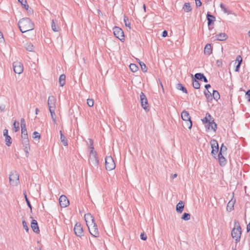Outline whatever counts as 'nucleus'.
<instances>
[{
  "label": "nucleus",
  "instance_id": "obj_44",
  "mask_svg": "<svg viewBox=\"0 0 250 250\" xmlns=\"http://www.w3.org/2000/svg\"><path fill=\"white\" fill-rule=\"evenodd\" d=\"M87 104L90 107H92L94 105V101L92 99H88L87 100Z\"/></svg>",
  "mask_w": 250,
  "mask_h": 250
},
{
  "label": "nucleus",
  "instance_id": "obj_43",
  "mask_svg": "<svg viewBox=\"0 0 250 250\" xmlns=\"http://www.w3.org/2000/svg\"><path fill=\"white\" fill-rule=\"evenodd\" d=\"M33 138L34 139H38L39 140L41 138V135L39 132L34 131L33 134Z\"/></svg>",
  "mask_w": 250,
  "mask_h": 250
},
{
  "label": "nucleus",
  "instance_id": "obj_42",
  "mask_svg": "<svg viewBox=\"0 0 250 250\" xmlns=\"http://www.w3.org/2000/svg\"><path fill=\"white\" fill-rule=\"evenodd\" d=\"M128 18L126 17H124V21L125 24V25L127 27H129V28H131L130 27V23L128 21Z\"/></svg>",
  "mask_w": 250,
  "mask_h": 250
},
{
  "label": "nucleus",
  "instance_id": "obj_39",
  "mask_svg": "<svg viewBox=\"0 0 250 250\" xmlns=\"http://www.w3.org/2000/svg\"><path fill=\"white\" fill-rule=\"evenodd\" d=\"M14 130L15 132H17L20 129L19 123L18 121H15L13 124Z\"/></svg>",
  "mask_w": 250,
  "mask_h": 250
},
{
  "label": "nucleus",
  "instance_id": "obj_4",
  "mask_svg": "<svg viewBox=\"0 0 250 250\" xmlns=\"http://www.w3.org/2000/svg\"><path fill=\"white\" fill-rule=\"evenodd\" d=\"M105 168L107 170H112L115 168V163L110 156H106L105 158Z\"/></svg>",
  "mask_w": 250,
  "mask_h": 250
},
{
  "label": "nucleus",
  "instance_id": "obj_62",
  "mask_svg": "<svg viewBox=\"0 0 250 250\" xmlns=\"http://www.w3.org/2000/svg\"><path fill=\"white\" fill-rule=\"evenodd\" d=\"M177 174H174L173 175H172V177L173 179L176 178L177 177Z\"/></svg>",
  "mask_w": 250,
  "mask_h": 250
},
{
  "label": "nucleus",
  "instance_id": "obj_48",
  "mask_svg": "<svg viewBox=\"0 0 250 250\" xmlns=\"http://www.w3.org/2000/svg\"><path fill=\"white\" fill-rule=\"evenodd\" d=\"M21 128L26 127L25 120L23 118L21 119Z\"/></svg>",
  "mask_w": 250,
  "mask_h": 250
},
{
  "label": "nucleus",
  "instance_id": "obj_6",
  "mask_svg": "<svg viewBox=\"0 0 250 250\" xmlns=\"http://www.w3.org/2000/svg\"><path fill=\"white\" fill-rule=\"evenodd\" d=\"M113 30L114 36L121 42H124L125 39L124 33L123 30L119 27L115 26L113 28Z\"/></svg>",
  "mask_w": 250,
  "mask_h": 250
},
{
  "label": "nucleus",
  "instance_id": "obj_41",
  "mask_svg": "<svg viewBox=\"0 0 250 250\" xmlns=\"http://www.w3.org/2000/svg\"><path fill=\"white\" fill-rule=\"evenodd\" d=\"M190 215L189 213H184L182 218L184 220L188 221L190 219Z\"/></svg>",
  "mask_w": 250,
  "mask_h": 250
},
{
  "label": "nucleus",
  "instance_id": "obj_31",
  "mask_svg": "<svg viewBox=\"0 0 250 250\" xmlns=\"http://www.w3.org/2000/svg\"><path fill=\"white\" fill-rule=\"evenodd\" d=\"M88 141H89V142L90 145V146H89V149L90 150L89 154H92V153H97L94 150V146H93V142L92 140L91 139H88Z\"/></svg>",
  "mask_w": 250,
  "mask_h": 250
},
{
  "label": "nucleus",
  "instance_id": "obj_36",
  "mask_svg": "<svg viewBox=\"0 0 250 250\" xmlns=\"http://www.w3.org/2000/svg\"><path fill=\"white\" fill-rule=\"evenodd\" d=\"M177 88L179 90L182 91L184 93H187V90L186 88L184 87L183 85L181 83L177 84Z\"/></svg>",
  "mask_w": 250,
  "mask_h": 250
},
{
  "label": "nucleus",
  "instance_id": "obj_5",
  "mask_svg": "<svg viewBox=\"0 0 250 250\" xmlns=\"http://www.w3.org/2000/svg\"><path fill=\"white\" fill-rule=\"evenodd\" d=\"M181 118L186 122L187 127L189 129H191L192 122L188 112L186 110L183 111L181 113Z\"/></svg>",
  "mask_w": 250,
  "mask_h": 250
},
{
  "label": "nucleus",
  "instance_id": "obj_49",
  "mask_svg": "<svg viewBox=\"0 0 250 250\" xmlns=\"http://www.w3.org/2000/svg\"><path fill=\"white\" fill-rule=\"evenodd\" d=\"M23 194H24V197H25V200H26V202H27V204H28V206H29L30 208H31V206L30 203V202H29V200H28V198H27V195H26V192H25V191H24V192Z\"/></svg>",
  "mask_w": 250,
  "mask_h": 250
},
{
  "label": "nucleus",
  "instance_id": "obj_11",
  "mask_svg": "<svg viewBox=\"0 0 250 250\" xmlns=\"http://www.w3.org/2000/svg\"><path fill=\"white\" fill-rule=\"evenodd\" d=\"M140 96L141 106L145 110H146L148 108L147 99L143 92H141L140 93Z\"/></svg>",
  "mask_w": 250,
  "mask_h": 250
},
{
  "label": "nucleus",
  "instance_id": "obj_10",
  "mask_svg": "<svg viewBox=\"0 0 250 250\" xmlns=\"http://www.w3.org/2000/svg\"><path fill=\"white\" fill-rule=\"evenodd\" d=\"M88 229L90 233L94 237H98L99 236V232L98 231L97 225L96 223L93 225L88 227Z\"/></svg>",
  "mask_w": 250,
  "mask_h": 250
},
{
  "label": "nucleus",
  "instance_id": "obj_57",
  "mask_svg": "<svg viewBox=\"0 0 250 250\" xmlns=\"http://www.w3.org/2000/svg\"><path fill=\"white\" fill-rule=\"evenodd\" d=\"M3 39V35L2 32L0 31V41H2Z\"/></svg>",
  "mask_w": 250,
  "mask_h": 250
},
{
  "label": "nucleus",
  "instance_id": "obj_12",
  "mask_svg": "<svg viewBox=\"0 0 250 250\" xmlns=\"http://www.w3.org/2000/svg\"><path fill=\"white\" fill-rule=\"evenodd\" d=\"M84 220L87 227L96 223L94 217L89 213H86L84 215Z\"/></svg>",
  "mask_w": 250,
  "mask_h": 250
},
{
  "label": "nucleus",
  "instance_id": "obj_2",
  "mask_svg": "<svg viewBox=\"0 0 250 250\" xmlns=\"http://www.w3.org/2000/svg\"><path fill=\"white\" fill-rule=\"evenodd\" d=\"M241 233V228L239 222L237 220H234V227L231 231V236L236 243L240 241Z\"/></svg>",
  "mask_w": 250,
  "mask_h": 250
},
{
  "label": "nucleus",
  "instance_id": "obj_64",
  "mask_svg": "<svg viewBox=\"0 0 250 250\" xmlns=\"http://www.w3.org/2000/svg\"><path fill=\"white\" fill-rule=\"evenodd\" d=\"M143 7H144L145 11H146V5L145 4H144Z\"/></svg>",
  "mask_w": 250,
  "mask_h": 250
},
{
  "label": "nucleus",
  "instance_id": "obj_18",
  "mask_svg": "<svg viewBox=\"0 0 250 250\" xmlns=\"http://www.w3.org/2000/svg\"><path fill=\"white\" fill-rule=\"evenodd\" d=\"M31 227L34 232L38 233L40 232L38 224L36 220H32L31 223Z\"/></svg>",
  "mask_w": 250,
  "mask_h": 250
},
{
  "label": "nucleus",
  "instance_id": "obj_20",
  "mask_svg": "<svg viewBox=\"0 0 250 250\" xmlns=\"http://www.w3.org/2000/svg\"><path fill=\"white\" fill-rule=\"evenodd\" d=\"M204 54L209 56L212 53V48L210 44H207L204 48Z\"/></svg>",
  "mask_w": 250,
  "mask_h": 250
},
{
  "label": "nucleus",
  "instance_id": "obj_59",
  "mask_svg": "<svg viewBox=\"0 0 250 250\" xmlns=\"http://www.w3.org/2000/svg\"><path fill=\"white\" fill-rule=\"evenodd\" d=\"M202 79L203 80L204 82H205V83L208 82V80H207V78L204 76H203V78H202Z\"/></svg>",
  "mask_w": 250,
  "mask_h": 250
},
{
  "label": "nucleus",
  "instance_id": "obj_14",
  "mask_svg": "<svg viewBox=\"0 0 250 250\" xmlns=\"http://www.w3.org/2000/svg\"><path fill=\"white\" fill-rule=\"evenodd\" d=\"M47 104L49 110L56 109V99L55 97L50 96L48 97Z\"/></svg>",
  "mask_w": 250,
  "mask_h": 250
},
{
  "label": "nucleus",
  "instance_id": "obj_50",
  "mask_svg": "<svg viewBox=\"0 0 250 250\" xmlns=\"http://www.w3.org/2000/svg\"><path fill=\"white\" fill-rule=\"evenodd\" d=\"M140 237L143 240H146L147 239V236L144 233H142L140 235Z\"/></svg>",
  "mask_w": 250,
  "mask_h": 250
},
{
  "label": "nucleus",
  "instance_id": "obj_19",
  "mask_svg": "<svg viewBox=\"0 0 250 250\" xmlns=\"http://www.w3.org/2000/svg\"><path fill=\"white\" fill-rule=\"evenodd\" d=\"M235 203V199L232 198L228 203L227 206V210L228 211H232L234 208V205Z\"/></svg>",
  "mask_w": 250,
  "mask_h": 250
},
{
  "label": "nucleus",
  "instance_id": "obj_56",
  "mask_svg": "<svg viewBox=\"0 0 250 250\" xmlns=\"http://www.w3.org/2000/svg\"><path fill=\"white\" fill-rule=\"evenodd\" d=\"M247 230L248 232H249L250 230V222L247 225Z\"/></svg>",
  "mask_w": 250,
  "mask_h": 250
},
{
  "label": "nucleus",
  "instance_id": "obj_45",
  "mask_svg": "<svg viewBox=\"0 0 250 250\" xmlns=\"http://www.w3.org/2000/svg\"><path fill=\"white\" fill-rule=\"evenodd\" d=\"M220 6L221 9L224 12V13L227 14L229 13V12L228 10V9L226 8L225 6L223 3H221Z\"/></svg>",
  "mask_w": 250,
  "mask_h": 250
},
{
  "label": "nucleus",
  "instance_id": "obj_33",
  "mask_svg": "<svg viewBox=\"0 0 250 250\" xmlns=\"http://www.w3.org/2000/svg\"><path fill=\"white\" fill-rule=\"evenodd\" d=\"M25 48L28 51H33L34 49V46L31 43H27L25 45Z\"/></svg>",
  "mask_w": 250,
  "mask_h": 250
},
{
  "label": "nucleus",
  "instance_id": "obj_23",
  "mask_svg": "<svg viewBox=\"0 0 250 250\" xmlns=\"http://www.w3.org/2000/svg\"><path fill=\"white\" fill-rule=\"evenodd\" d=\"M18 1L21 4L22 7L25 9L28 12H30L29 6L26 0H18Z\"/></svg>",
  "mask_w": 250,
  "mask_h": 250
},
{
  "label": "nucleus",
  "instance_id": "obj_1",
  "mask_svg": "<svg viewBox=\"0 0 250 250\" xmlns=\"http://www.w3.org/2000/svg\"><path fill=\"white\" fill-rule=\"evenodd\" d=\"M19 26L21 32L24 33L34 29V24L29 18H23L19 22Z\"/></svg>",
  "mask_w": 250,
  "mask_h": 250
},
{
  "label": "nucleus",
  "instance_id": "obj_21",
  "mask_svg": "<svg viewBox=\"0 0 250 250\" xmlns=\"http://www.w3.org/2000/svg\"><path fill=\"white\" fill-rule=\"evenodd\" d=\"M228 35L225 33H221L216 35V39L218 41H225L228 39Z\"/></svg>",
  "mask_w": 250,
  "mask_h": 250
},
{
  "label": "nucleus",
  "instance_id": "obj_16",
  "mask_svg": "<svg viewBox=\"0 0 250 250\" xmlns=\"http://www.w3.org/2000/svg\"><path fill=\"white\" fill-rule=\"evenodd\" d=\"M211 146L212 148L211 154L213 155H215L218 151V144L215 140H212L210 141Z\"/></svg>",
  "mask_w": 250,
  "mask_h": 250
},
{
  "label": "nucleus",
  "instance_id": "obj_25",
  "mask_svg": "<svg viewBox=\"0 0 250 250\" xmlns=\"http://www.w3.org/2000/svg\"><path fill=\"white\" fill-rule=\"evenodd\" d=\"M242 58L241 56H237L236 60H235V63H237V64L236 66L235 71H238L240 66L242 63Z\"/></svg>",
  "mask_w": 250,
  "mask_h": 250
},
{
  "label": "nucleus",
  "instance_id": "obj_30",
  "mask_svg": "<svg viewBox=\"0 0 250 250\" xmlns=\"http://www.w3.org/2000/svg\"><path fill=\"white\" fill-rule=\"evenodd\" d=\"M61 140L64 146L68 145L67 140L66 137L62 134V131H60Z\"/></svg>",
  "mask_w": 250,
  "mask_h": 250
},
{
  "label": "nucleus",
  "instance_id": "obj_9",
  "mask_svg": "<svg viewBox=\"0 0 250 250\" xmlns=\"http://www.w3.org/2000/svg\"><path fill=\"white\" fill-rule=\"evenodd\" d=\"M13 69L15 73L21 74L23 71V66L21 62L16 61L13 63Z\"/></svg>",
  "mask_w": 250,
  "mask_h": 250
},
{
  "label": "nucleus",
  "instance_id": "obj_27",
  "mask_svg": "<svg viewBox=\"0 0 250 250\" xmlns=\"http://www.w3.org/2000/svg\"><path fill=\"white\" fill-rule=\"evenodd\" d=\"M51 28L54 32H58L60 30L59 25L55 23L54 20L51 21Z\"/></svg>",
  "mask_w": 250,
  "mask_h": 250
},
{
  "label": "nucleus",
  "instance_id": "obj_38",
  "mask_svg": "<svg viewBox=\"0 0 250 250\" xmlns=\"http://www.w3.org/2000/svg\"><path fill=\"white\" fill-rule=\"evenodd\" d=\"M212 96L216 101L220 99V94L219 92L216 90L213 91Z\"/></svg>",
  "mask_w": 250,
  "mask_h": 250
},
{
  "label": "nucleus",
  "instance_id": "obj_15",
  "mask_svg": "<svg viewBox=\"0 0 250 250\" xmlns=\"http://www.w3.org/2000/svg\"><path fill=\"white\" fill-rule=\"evenodd\" d=\"M59 203L61 207L65 208L69 205V201L65 195H62L59 198Z\"/></svg>",
  "mask_w": 250,
  "mask_h": 250
},
{
  "label": "nucleus",
  "instance_id": "obj_51",
  "mask_svg": "<svg viewBox=\"0 0 250 250\" xmlns=\"http://www.w3.org/2000/svg\"><path fill=\"white\" fill-rule=\"evenodd\" d=\"M196 5L197 6H201L202 5V2H201L200 0H195Z\"/></svg>",
  "mask_w": 250,
  "mask_h": 250
},
{
  "label": "nucleus",
  "instance_id": "obj_63",
  "mask_svg": "<svg viewBox=\"0 0 250 250\" xmlns=\"http://www.w3.org/2000/svg\"><path fill=\"white\" fill-rule=\"evenodd\" d=\"M39 111V110L38 109V108H37L36 109V114H38Z\"/></svg>",
  "mask_w": 250,
  "mask_h": 250
},
{
  "label": "nucleus",
  "instance_id": "obj_53",
  "mask_svg": "<svg viewBox=\"0 0 250 250\" xmlns=\"http://www.w3.org/2000/svg\"><path fill=\"white\" fill-rule=\"evenodd\" d=\"M207 17H208V24H210L211 21L209 18V17H213L209 14H208Z\"/></svg>",
  "mask_w": 250,
  "mask_h": 250
},
{
  "label": "nucleus",
  "instance_id": "obj_37",
  "mask_svg": "<svg viewBox=\"0 0 250 250\" xmlns=\"http://www.w3.org/2000/svg\"><path fill=\"white\" fill-rule=\"evenodd\" d=\"M192 85L196 89L199 88L200 86V84L199 83V82L196 79H194L193 80Z\"/></svg>",
  "mask_w": 250,
  "mask_h": 250
},
{
  "label": "nucleus",
  "instance_id": "obj_47",
  "mask_svg": "<svg viewBox=\"0 0 250 250\" xmlns=\"http://www.w3.org/2000/svg\"><path fill=\"white\" fill-rule=\"evenodd\" d=\"M22 223L23 228L26 230V231H28L29 230V229H28L27 223L25 222V220H23Z\"/></svg>",
  "mask_w": 250,
  "mask_h": 250
},
{
  "label": "nucleus",
  "instance_id": "obj_28",
  "mask_svg": "<svg viewBox=\"0 0 250 250\" xmlns=\"http://www.w3.org/2000/svg\"><path fill=\"white\" fill-rule=\"evenodd\" d=\"M59 83L61 86H63L65 83V76L62 74L59 77Z\"/></svg>",
  "mask_w": 250,
  "mask_h": 250
},
{
  "label": "nucleus",
  "instance_id": "obj_32",
  "mask_svg": "<svg viewBox=\"0 0 250 250\" xmlns=\"http://www.w3.org/2000/svg\"><path fill=\"white\" fill-rule=\"evenodd\" d=\"M129 68L133 72H136L138 70V67L134 63H131L129 65Z\"/></svg>",
  "mask_w": 250,
  "mask_h": 250
},
{
  "label": "nucleus",
  "instance_id": "obj_24",
  "mask_svg": "<svg viewBox=\"0 0 250 250\" xmlns=\"http://www.w3.org/2000/svg\"><path fill=\"white\" fill-rule=\"evenodd\" d=\"M225 154L219 153L218 160L221 166H224L226 164V159L224 157Z\"/></svg>",
  "mask_w": 250,
  "mask_h": 250
},
{
  "label": "nucleus",
  "instance_id": "obj_54",
  "mask_svg": "<svg viewBox=\"0 0 250 250\" xmlns=\"http://www.w3.org/2000/svg\"><path fill=\"white\" fill-rule=\"evenodd\" d=\"M246 95L248 96V98H249V101L250 102V90H249L247 92Z\"/></svg>",
  "mask_w": 250,
  "mask_h": 250
},
{
  "label": "nucleus",
  "instance_id": "obj_17",
  "mask_svg": "<svg viewBox=\"0 0 250 250\" xmlns=\"http://www.w3.org/2000/svg\"><path fill=\"white\" fill-rule=\"evenodd\" d=\"M21 138L22 143L29 145V139L27 136V131L26 127L21 128Z\"/></svg>",
  "mask_w": 250,
  "mask_h": 250
},
{
  "label": "nucleus",
  "instance_id": "obj_13",
  "mask_svg": "<svg viewBox=\"0 0 250 250\" xmlns=\"http://www.w3.org/2000/svg\"><path fill=\"white\" fill-rule=\"evenodd\" d=\"M74 230L75 234L79 237L83 235V231L81 224L80 223H77L74 227Z\"/></svg>",
  "mask_w": 250,
  "mask_h": 250
},
{
  "label": "nucleus",
  "instance_id": "obj_58",
  "mask_svg": "<svg viewBox=\"0 0 250 250\" xmlns=\"http://www.w3.org/2000/svg\"><path fill=\"white\" fill-rule=\"evenodd\" d=\"M205 87L206 89H208V88L210 87V85L209 84H208L205 85Z\"/></svg>",
  "mask_w": 250,
  "mask_h": 250
},
{
  "label": "nucleus",
  "instance_id": "obj_8",
  "mask_svg": "<svg viewBox=\"0 0 250 250\" xmlns=\"http://www.w3.org/2000/svg\"><path fill=\"white\" fill-rule=\"evenodd\" d=\"M88 162L92 167H97L99 164L97 153L89 154Z\"/></svg>",
  "mask_w": 250,
  "mask_h": 250
},
{
  "label": "nucleus",
  "instance_id": "obj_52",
  "mask_svg": "<svg viewBox=\"0 0 250 250\" xmlns=\"http://www.w3.org/2000/svg\"><path fill=\"white\" fill-rule=\"evenodd\" d=\"M167 36V32L166 30H165L162 33V36L163 37H166Z\"/></svg>",
  "mask_w": 250,
  "mask_h": 250
},
{
  "label": "nucleus",
  "instance_id": "obj_34",
  "mask_svg": "<svg viewBox=\"0 0 250 250\" xmlns=\"http://www.w3.org/2000/svg\"><path fill=\"white\" fill-rule=\"evenodd\" d=\"M4 137H5V142H6V145L8 146H9L11 145V144H12L11 138L9 135L5 136Z\"/></svg>",
  "mask_w": 250,
  "mask_h": 250
},
{
  "label": "nucleus",
  "instance_id": "obj_29",
  "mask_svg": "<svg viewBox=\"0 0 250 250\" xmlns=\"http://www.w3.org/2000/svg\"><path fill=\"white\" fill-rule=\"evenodd\" d=\"M137 61L139 63V64L140 65V67H141V70L144 72H147V68L146 66V64L143 62L140 61L138 59H137Z\"/></svg>",
  "mask_w": 250,
  "mask_h": 250
},
{
  "label": "nucleus",
  "instance_id": "obj_26",
  "mask_svg": "<svg viewBox=\"0 0 250 250\" xmlns=\"http://www.w3.org/2000/svg\"><path fill=\"white\" fill-rule=\"evenodd\" d=\"M183 9L185 12H189L191 11L192 8L188 2L185 3L183 7Z\"/></svg>",
  "mask_w": 250,
  "mask_h": 250
},
{
  "label": "nucleus",
  "instance_id": "obj_55",
  "mask_svg": "<svg viewBox=\"0 0 250 250\" xmlns=\"http://www.w3.org/2000/svg\"><path fill=\"white\" fill-rule=\"evenodd\" d=\"M8 131L7 129H5L3 131V135L4 136H8Z\"/></svg>",
  "mask_w": 250,
  "mask_h": 250
},
{
  "label": "nucleus",
  "instance_id": "obj_7",
  "mask_svg": "<svg viewBox=\"0 0 250 250\" xmlns=\"http://www.w3.org/2000/svg\"><path fill=\"white\" fill-rule=\"evenodd\" d=\"M9 182L10 185L13 186L18 185L19 183V175L18 173L16 172H12L9 175Z\"/></svg>",
  "mask_w": 250,
  "mask_h": 250
},
{
  "label": "nucleus",
  "instance_id": "obj_3",
  "mask_svg": "<svg viewBox=\"0 0 250 250\" xmlns=\"http://www.w3.org/2000/svg\"><path fill=\"white\" fill-rule=\"evenodd\" d=\"M211 117L209 114H206V117L202 120L204 124H208L207 127L208 130H213V131H215L217 125L213 121L211 120Z\"/></svg>",
  "mask_w": 250,
  "mask_h": 250
},
{
  "label": "nucleus",
  "instance_id": "obj_40",
  "mask_svg": "<svg viewBox=\"0 0 250 250\" xmlns=\"http://www.w3.org/2000/svg\"><path fill=\"white\" fill-rule=\"evenodd\" d=\"M227 148L226 146H224L223 144L222 145L219 153L225 154L227 152Z\"/></svg>",
  "mask_w": 250,
  "mask_h": 250
},
{
  "label": "nucleus",
  "instance_id": "obj_35",
  "mask_svg": "<svg viewBox=\"0 0 250 250\" xmlns=\"http://www.w3.org/2000/svg\"><path fill=\"white\" fill-rule=\"evenodd\" d=\"M55 110V109H53L51 110H49V111L50 112L51 116L52 119L54 123L56 124V118Z\"/></svg>",
  "mask_w": 250,
  "mask_h": 250
},
{
  "label": "nucleus",
  "instance_id": "obj_22",
  "mask_svg": "<svg viewBox=\"0 0 250 250\" xmlns=\"http://www.w3.org/2000/svg\"><path fill=\"white\" fill-rule=\"evenodd\" d=\"M184 208V204L183 202L180 201L176 205V211L179 213H182L183 211Z\"/></svg>",
  "mask_w": 250,
  "mask_h": 250
},
{
  "label": "nucleus",
  "instance_id": "obj_61",
  "mask_svg": "<svg viewBox=\"0 0 250 250\" xmlns=\"http://www.w3.org/2000/svg\"><path fill=\"white\" fill-rule=\"evenodd\" d=\"M208 93H205V95L206 96H207L208 95H211V93L209 92V91H208Z\"/></svg>",
  "mask_w": 250,
  "mask_h": 250
},
{
  "label": "nucleus",
  "instance_id": "obj_46",
  "mask_svg": "<svg viewBox=\"0 0 250 250\" xmlns=\"http://www.w3.org/2000/svg\"><path fill=\"white\" fill-rule=\"evenodd\" d=\"M204 75L201 73H196L195 75V77L196 79L198 80H202V78H203Z\"/></svg>",
  "mask_w": 250,
  "mask_h": 250
},
{
  "label": "nucleus",
  "instance_id": "obj_60",
  "mask_svg": "<svg viewBox=\"0 0 250 250\" xmlns=\"http://www.w3.org/2000/svg\"><path fill=\"white\" fill-rule=\"evenodd\" d=\"M160 84H161V89H162V90H163V92L164 93V88L163 85L161 83Z\"/></svg>",
  "mask_w": 250,
  "mask_h": 250
}]
</instances>
